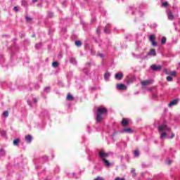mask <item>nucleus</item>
<instances>
[{
	"instance_id": "18",
	"label": "nucleus",
	"mask_w": 180,
	"mask_h": 180,
	"mask_svg": "<svg viewBox=\"0 0 180 180\" xmlns=\"http://www.w3.org/2000/svg\"><path fill=\"white\" fill-rule=\"evenodd\" d=\"M66 99H67V101H73L74 97L72 96V95H70V94H68L66 97Z\"/></svg>"
},
{
	"instance_id": "11",
	"label": "nucleus",
	"mask_w": 180,
	"mask_h": 180,
	"mask_svg": "<svg viewBox=\"0 0 180 180\" xmlns=\"http://www.w3.org/2000/svg\"><path fill=\"white\" fill-rule=\"evenodd\" d=\"M25 140L27 143H32V140H33V137L32 135H27L25 136Z\"/></svg>"
},
{
	"instance_id": "16",
	"label": "nucleus",
	"mask_w": 180,
	"mask_h": 180,
	"mask_svg": "<svg viewBox=\"0 0 180 180\" xmlns=\"http://www.w3.org/2000/svg\"><path fill=\"white\" fill-rule=\"evenodd\" d=\"M176 103H178V100L174 99L169 103V106H174V105H176Z\"/></svg>"
},
{
	"instance_id": "5",
	"label": "nucleus",
	"mask_w": 180,
	"mask_h": 180,
	"mask_svg": "<svg viewBox=\"0 0 180 180\" xmlns=\"http://www.w3.org/2000/svg\"><path fill=\"white\" fill-rule=\"evenodd\" d=\"M98 155L103 160V159H105L106 158L109 157V153H106L101 150L99 152Z\"/></svg>"
},
{
	"instance_id": "12",
	"label": "nucleus",
	"mask_w": 180,
	"mask_h": 180,
	"mask_svg": "<svg viewBox=\"0 0 180 180\" xmlns=\"http://www.w3.org/2000/svg\"><path fill=\"white\" fill-rule=\"evenodd\" d=\"M167 16H168V18L169 19V20H174V14H172V12L168 11Z\"/></svg>"
},
{
	"instance_id": "14",
	"label": "nucleus",
	"mask_w": 180,
	"mask_h": 180,
	"mask_svg": "<svg viewBox=\"0 0 180 180\" xmlns=\"http://www.w3.org/2000/svg\"><path fill=\"white\" fill-rule=\"evenodd\" d=\"M103 162L105 164V167H107L108 168H109V167H110V162H109V160H108L106 159H103Z\"/></svg>"
},
{
	"instance_id": "8",
	"label": "nucleus",
	"mask_w": 180,
	"mask_h": 180,
	"mask_svg": "<svg viewBox=\"0 0 180 180\" xmlns=\"http://www.w3.org/2000/svg\"><path fill=\"white\" fill-rule=\"evenodd\" d=\"M163 71H164V72H166L167 75H172V77H175V75H176V71L169 72V71L167 70V69H164Z\"/></svg>"
},
{
	"instance_id": "10",
	"label": "nucleus",
	"mask_w": 180,
	"mask_h": 180,
	"mask_svg": "<svg viewBox=\"0 0 180 180\" xmlns=\"http://www.w3.org/2000/svg\"><path fill=\"white\" fill-rule=\"evenodd\" d=\"M115 78L116 79H118V81H120V79H123V73L115 74Z\"/></svg>"
},
{
	"instance_id": "17",
	"label": "nucleus",
	"mask_w": 180,
	"mask_h": 180,
	"mask_svg": "<svg viewBox=\"0 0 180 180\" xmlns=\"http://www.w3.org/2000/svg\"><path fill=\"white\" fill-rule=\"evenodd\" d=\"M122 131L124 133H133V131L131 129V128H124Z\"/></svg>"
},
{
	"instance_id": "35",
	"label": "nucleus",
	"mask_w": 180,
	"mask_h": 180,
	"mask_svg": "<svg viewBox=\"0 0 180 180\" xmlns=\"http://www.w3.org/2000/svg\"><path fill=\"white\" fill-rule=\"evenodd\" d=\"M33 102H34V103H37V98H33Z\"/></svg>"
},
{
	"instance_id": "22",
	"label": "nucleus",
	"mask_w": 180,
	"mask_h": 180,
	"mask_svg": "<svg viewBox=\"0 0 180 180\" xmlns=\"http://www.w3.org/2000/svg\"><path fill=\"white\" fill-rule=\"evenodd\" d=\"M52 67H53V68H57V67H58V62L57 61L53 62Z\"/></svg>"
},
{
	"instance_id": "20",
	"label": "nucleus",
	"mask_w": 180,
	"mask_h": 180,
	"mask_svg": "<svg viewBox=\"0 0 180 180\" xmlns=\"http://www.w3.org/2000/svg\"><path fill=\"white\" fill-rule=\"evenodd\" d=\"M110 77V73L109 72H105V74L104 75V78L105 79L108 80L109 79V78Z\"/></svg>"
},
{
	"instance_id": "29",
	"label": "nucleus",
	"mask_w": 180,
	"mask_h": 180,
	"mask_svg": "<svg viewBox=\"0 0 180 180\" xmlns=\"http://www.w3.org/2000/svg\"><path fill=\"white\" fill-rule=\"evenodd\" d=\"M165 43H167V38L166 37H163L162 39V44H165Z\"/></svg>"
},
{
	"instance_id": "32",
	"label": "nucleus",
	"mask_w": 180,
	"mask_h": 180,
	"mask_svg": "<svg viewBox=\"0 0 180 180\" xmlns=\"http://www.w3.org/2000/svg\"><path fill=\"white\" fill-rule=\"evenodd\" d=\"M4 154H5V150H4V149H1L0 150V155H4Z\"/></svg>"
},
{
	"instance_id": "38",
	"label": "nucleus",
	"mask_w": 180,
	"mask_h": 180,
	"mask_svg": "<svg viewBox=\"0 0 180 180\" xmlns=\"http://www.w3.org/2000/svg\"><path fill=\"white\" fill-rule=\"evenodd\" d=\"M41 46V44H37V45H36V47H40Z\"/></svg>"
},
{
	"instance_id": "36",
	"label": "nucleus",
	"mask_w": 180,
	"mask_h": 180,
	"mask_svg": "<svg viewBox=\"0 0 180 180\" xmlns=\"http://www.w3.org/2000/svg\"><path fill=\"white\" fill-rule=\"evenodd\" d=\"M14 11H15V12H19V9L17 6L14 7Z\"/></svg>"
},
{
	"instance_id": "40",
	"label": "nucleus",
	"mask_w": 180,
	"mask_h": 180,
	"mask_svg": "<svg viewBox=\"0 0 180 180\" xmlns=\"http://www.w3.org/2000/svg\"><path fill=\"white\" fill-rule=\"evenodd\" d=\"M3 134H4V136L6 134V133L5 131L3 132Z\"/></svg>"
},
{
	"instance_id": "31",
	"label": "nucleus",
	"mask_w": 180,
	"mask_h": 180,
	"mask_svg": "<svg viewBox=\"0 0 180 180\" xmlns=\"http://www.w3.org/2000/svg\"><path fill=\"white\" fill-rule=\"evenodd\" d=\"M25 19H26L27 22H32V18H30L29 16H26Z\"/></svg>"
},
{
	"instance_id": "7",
	"label": "nucleus",
	"mask_w": 180,
	"mask_h": 180,
	"mask_svg": "<svg viewBox=\"0 0 180 180\" xmlns=\"http://www.w3.org/2000/svg\"><path fill=\"white\" fill-rule=\"evenodd\" d=\"M135 79H136V77L128 76L125 81L127 84H132V82H134Z\"/></svg>"
},
{
	"instance_id": "9",
	"label": "nucleus",
	"mask_w": 180,
	"mask_h": 180,
	"mask_svg": "<svg viewBox=\"0 0 180 180\" xmlns=\"http://www.w3.org/2000/svg\"><path fill=\"white\" fill-rule=\"evenodd\" d=\"M150 68L153 70V71H158V70H161L162 67L161 66H157L155 65H152L150 66Z\"/></svg>"
},
{
	"instance_id": "6",
	"label": "nucleus",
	"mask_w": 180,
	"mask_h": 180,
	"mask_svg": "<svg viewBox=\"0 0 180 180\" xmlns=\"http://www.w3.org/2000/svg\"><path fill=\"white\" fill-rule=\"evenodd\" d=\"M117 89L119 91H124V89H127V86L123 84H117Z\"/></svg>"
},
{
	"instance_id": "26",
	"label": "nucleus",
	"mask_w": 180,
	"mask_h": 180,
	"mask_svg": "<svg viewBox=\"0 0 180 180\" xmlns=\"http://www.w3.org/2000/svg\"><path fill=\"white\" fill-rule=\"evenodd\" d=\"M162 6H164L165 8L168 7V1H165L162 4Z\"/></svg>"
},
{
	"instance_id": "2",
	"label": "nucleus",
	"mask_w": 180,
	"mask_h": 180,
	"mask_svg": "<svg viewBox=\"0 0 180 180\" xmlns=\"http://www.w3.org/2000/svg\"><path fill=\"white\" fill-rule=\"evenodd\" d=\"M153 84V80H143L141 81V85L143 88V89H146L148 85H151Z\"/></svg>"
},
{
	"instance_id": "4",
	"label": "nucleus",
	"mask_w": 180,
	"mask_h": 180,
	"mask_svg": "<svg viewBox=\"0 0 180 180\" xmlns=\"http://www.w3.org/2000/svg\"><path fill=\"white\" fill-rule=\"evenodd\" d=\"M159 131H163L164 130H166L167 131H171V128H169L166 124L160 125L158 127Z\"/></svg>"
},
{
	"instance_id": "34",
	"label": "nucleus",
	"mask_w": 180,
	"mask_h": 180,
	"mask_svg": "<svg viewBox=\"0 0 180 180\" xmlns=\"http://www.w3.org/2000/svg\"><path fill=\"white\" fill-rule=\"evenodd\" d=\"M167 164H168V165H171L172 164V160H169L167 161Z\"/></svg>"
},
{
	"instance_id": "25",
	"label": "nucleus",
	"mask_w": 180,
	"mask_h": 180,
	"mask_svg": "<svg viewBox=\"0 0 180 180\" xmlns=\"http://www.w3.org/2000/svg\"><path fill=\"white\" fill-rule=\"evenodd\" d=\"M166 79H167V81H168L169 82H171L172 81H173V78H172V77H171V76H167V77H166Z\"/></svg>"
},
{
	"instance_id": "33",
	"label": "nucleus",
	"mask_w": 180,
	"mask_h": 180,
	"mask_svg": "<svg viewBox=\"0 0 180 180\" xmlns=\"http://www.w3.org/2000/svg\"><path fill=\"white\" fill-rule=\"evenodd\" d=\"M115 180H126L124 178L116 177Z\"/></svg>"
},
{
	"instance_id": "41",
	"label": "nucleus",
	"mask_w": 180,
	"mask_h": 180,
	"mask_svg": "<svg viewBox=\"0 0 180 180\" xmlns=\"http://www.w3.org/2000/svg\"><path fill=\"white\" fill-rule=\"evenodd\" d=\"M100 57H103V56H102V54H100Z\"/></svg>"
},
{
	"instance_id": "24",
	"label": "nucleus",
	"mask_w": 180,
	"mask_h": 180,
	"mask_svg": "<svg viewBox=\"0 0 180 180\" xmlns=\"http://www.w3.org/2000/svg\"><path fill=\"white\" fill-rule=\"evenodd\" d=\"M131 173L132 174V176H136V169L132 168L131 169Z\"/></svg>"
},
{
	"instance_id": "21",
	"label": "nucleus",
	"mask_w": 180,
	"mask_h": 180,
	"mask_svg": "<svg viewBox=\"0 0 180 180\" xmlns=\"http://www.w3.org/2000/svg\"><path fill=\"white\" fill-rule=\"evenodd\" d=\"M13 143V146H18L20 143V140L19 139H15Z\"/></svg>"
},
{
	"instance_id": "3",
	"label": "nucleus",
	"mask_w": 180,
	"mask_h": 180,
	"mask_svg": "<svg viewBox=\"0 0 180 180\" xmlns=\"http://www.w3.org/2000/svg\"><path fill=\"white\" fill-rule=\"evenodd\" d=\"M149 40H150L152 46H153L154 47H157L158 44H157V42L155 41V34H151L149 37Z\"/></svg>"
},
{
	"instance_id": "39",
	"label": "nucleus",
	"mask_w": 180,
	"mask_h": 180,
	"mask_svg": "<svg viewBox=\"0 0 180 180\" xmlns=\"http://www.w3.org/2000/svg\"><path fill=\"white\" fill-rule=\"evenodd\" d=\"M32 2H37V0H32Z\"/></svg>"
},
{
	"instance_id": "27",
	"label": "nucleus",
	"mask_w": 180,
	"mask_h": 180,
	"mask_svg": "<svg viewBox=\"0 0 180 180\" xmlns=\"http://www.w3.org/2000/svg\"><path fill=\"white\" fill-rule=\"evenodd\" d=\"M3 116L4 117H8V116H9V112L8 111H5L4 113H3Z\"/></svg>"
},
{
	"instance_id": "28",
	"label": "nucleus",
	"mask_w": 180,
	"mask_h": 180,
	"mask_svg": "<svg viewBox=\"0 0 180 180\" xmlns=\"http://www.w3.org/2000/svg\"><path fill=\"white\" fill-rule=\"evenodd\" d=\"M164 137H167V132H163V133L160 135V139H164Z\"/></svg>"
},
{
	"instance_id": "37",
	"label": "nucleus",
	"mask_w": 180,
	"mask_h": 180,
	"mask_svg": "<svg viewBox=\"0 0 180 180\" xmlns=\"http://www.w3.org/2000/svg\"><path fill=\"white\" fill-rule=\"evenodd\" d=\"M174 137H175V134L172 133V134H171L170 138H171V139H174Z\"/></svg>"
},
{
	"instance_id": "30",
	"label": "nucleus",
	"mask_w": 180,
	"mask_h": 180,
	"mask_svg": "<svg viewBox=\"0 0 180 180\" xmlns=\"http://www.w3.org/2000/svg\"><path fill=\"white\" fill-rule=\"evenodd\" d=\"M134 155L136 157H139V155H140V152L139 150H135L134 151Z\"/></svg>"
},
{
	"instance_id": "1",
	"label": "nucleus",
	"mask_w": 180,
	"mask_h": 180,
	"mask_svg": "<svg viewBox=\"0 0 180 180\" xmlns=\"http://www.w3.org/2000/svg\"><path fill=\"white\" fill-rule=\"evenodd\" d=\"M108 113V109L105 107H98L97 108V114L96 117V120L98 123H101L102 120H103V115H106Z\"/></svg>"
},
{
	"instance_id": "13",
	"label": "nucleus",
	"mask_w": 180,
	"mask_h": 180,
	"mask_svg": "<svg viewBox=\"0 0 180 180\" xmlns=\"http://www.w3.org/2000/svg\"><path fill=\"white\" fill-rule=\"evenodd\" d=\"M148 56H157V52L155 51V49H151L150 53H148Z\"/></svg>"
},
{
	"instance_id": "23",
	"label": "nucleus",
	"mask_w": 180,
	"mask_h": 180,
	"mask_svg": "<svg viewBox=\"0 0 180 180\" xmlns=\"http://www.w3.org/2000/svg\"><path fill=\"white\" fill-rule=\"evenodd\" d=\"M70 63H71V64H77V60H75L74 58H70Z\"/></svg>"
},
{
	"instance_id": "15",
	"label": "nucleus",
	"mask_w": 180,
	"mask_h": 180,
	"mask_svg": "<svg viewBox=\"0 0 180 180\" xmlns=\"http://www.w3.org/2000/svg\"><path fill=\"white\" fill-rule=\"evenodd\" d=\"M122 124L123 125V126H124V127H126V126H128L129 125V120H126V119H122Z\"/></svg>"
},
{
	"instance_id": "19",
	"label": "nucleus",
	"mask_w": 180,
	"mask_h": 180,
	"mask_svg": "<svg viewBox=\"0 0 180 180\" xmlns=\"http://www.w3.org/2000/svg\"><path fill=\"white\" fill-rule=\"evenodd\" d=\"M75 44L77 47H81V46H82L81 41H75Z\"/></svg>"
}]
</instances>
